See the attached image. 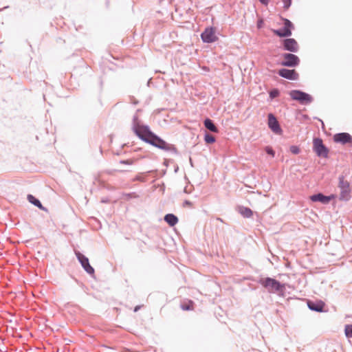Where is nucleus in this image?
<instances>
[{
    "instance_id": "cd10ccee",
    "label": "nucleus",
    "mask_w": 352,
    "mask_h": 352,
    "mask_svg": "<svg viewBox=\"0 0 352 352\" xmlns=\"http://www.w3.org/2000/svg\"><path fill=\"white\" fill-rule=\"evenodd\" d=\"M283 2L284 3V8L286 10L288 9L292 4V0H283Z\"/></svg>"
},
{
    "instance_id": "4468645a",
    "label": "nucleus",
    "mask_w": 352,
    "mask_h": 352,
    "mask_svg": "<svg viewBox=\"0 0 352 352\" xmlns=\"http://www.w3.org/2000/svg\"><path fill=\"white\" fill-rule=\"evenodd\" d=\"M278 74L280 76L289 80H297L298 78V74L294 69H280Z\"/></svg>"
},
{
    "instance_id": "f257e3e1",
    "label": "nucleus",
    "mask_w": 352,
    "mask_h": 352,
    "mask_svg": "<svg viewBox=\"0 0 352 352\" xmlns=\"http://www.w3.org/2000/svg\"><path fill=\"white\" fill-rule=\"evenodd\" d=\"M133 130L141 140L156 147L164 151H171L174 148L172 144L166 142L151 132L148 126L141 124L137 115L133 116Z\"/></svg>"
},
{
    "instance_id": "0eeeda50",
    "label": "nucleus",
    "mask_w": 352,
    "mask_h": 352,
    "mask_svg": "<svg viewBox=\"0 0 352 352\" xmlns=\"http://www.w3.org/2000/svg\"><path fill=\"white\" fill-rule=\"evenodd\" d=\"M283 21L284 27L280 30H272V32L274 34L279 37H288L292 35V29L294 28V25L292 23L287 19H282Z\"/></svg>"
},
{
    "instance_id": "ddd939ff",
    "label": "nucleus",
    "mask_w": 352,
    "mask_h": 352,
    "mask_svg": "<svg viewBox=\"0 0 352 352\" xmlns=\"http://www.w3.org/2000/svg\"><path fill=\"white\" fill-rule=\"evenodd\" d=\"M268 126L270 129L276 134H280L282 131L278 122L272 113L268 115Z\"/></svg>"
},
{
    "instance_id": "412c9836",
    "label": "nucleus",
    "mask_w": 352,
    "mask_h": 352,
    "mask_svg": "<svg viewBox=\"0 0 352 352\" xmlns=\"http://www.w3.org/2000/svg\"><path fill=\"white\" fill-rule=\"evenodd\" d=\"M139 195L136 192H133L130 193H123L121 198L124 201H129L131 199H137Z\"/></svg>"
},
{
    "instance_id": "2f4dec72",
    "label": "nucleus",
    "mask_w": 352,
    "mask_h": 352,
    "mask_svg": "<svg viewBox=\"0 0 352 352\" xmlns=\"http://www.w3.org/2000/svg\"><path fill=\"white\" fill-rule=\"evenodd\" d=\"M184 205L191 206L192 204L189 201H185Z\"/></svg>"
},
{
    "instance_id": "7c9ffc66",
    "label": "nucleus",
    "mask_w": 352,
    "mask_h": 352,
    "mask_svg": "<svg viewBox=\"0 0 352 352\" xmlns=\"http://www.w3.org/2000/svg\"><path fill=\"white\" fill-rule=\"evenodd\" d=\"M121 163L126 164H131L132 162L130 160H126V161H121Z\"/></svg>"
},
{
    "instance_id": "393cba45",
    "label": "nucleus",
    "mask_w": 352,
    "mask_h": 352,
    "mask_svg": "<svg viewBox=\"0 0 352 352\" xmlns=\"http://www.w3.org/2000/svg\"><path fill=\"white\" fill-rule=\"evenodd\" d=\"M279 91L277 89H274L271 90L269 93L271 99L278 97L279 96Z\"/></svg>"
},
{
    "instance_id": "a211bd4d",
    "label": "nucleus",
    "mask_w": 352,
    "mask_h": 352,
    "mask_svg": "<svg viewBox=\"0 0 352 352\" xmlns=\"http://www.w3.org/2000/svg\"><path fill=\"white\" fill-rule=\"evenodd\" d=\"M165 221L170 226H174L178 222L177 217L173 214H168L164 217Z\"/></svg>"
},
{
    "instance_id": "b1692460",
    "label": "nucleus",
    "mask_w": 352,
    "mask_h": 352,
    "mask_svg": "<svg viewBox=\"0 0 352 352\" xmlns=\"http://www.w3.org/2000/svg\"><path fill=\"white\" fill-rule=\"evenodd\" d=\"M344 331L346 337L352 338V324L346 325Z\"/></svg>"
},
{
    "instance_id": "20e7f679",
    "label": "nucleus",
    "mask_w": 352,
    "mask_h": 352,
    "mask_svg": "<svg viewBox=\"0 0 352 352\" xmlns=\"http://www.w3.org/2000/svg\"><path fill=\"white\" fill-rule=\"evenodd\" d=\"M338 188H340V200L349 201L351 198V189L349 182L346 180L344 176L339 177Z\"/></svg>"
},
{
    "instance_id": "5701e85b",
    "label": "nucleus",
    "mask_w": 352,
    "mask_h": 352,
    "mask_svg": "<svg viewBox=\"0 0 352 352\" xmlns=\"http://www.w3.org/2000/svg\"><path fill=\"white\" fill-rule=\"evenodd\" d=\"M204 140L208 144H212V143H214L216 140L213 135H212L209 133H206L204 136Z\"/></svg>"
},
{
    "instance_id": "473e14b6",
    "label": "nucleus",
    "mask_w": 352,
    "mask_h": 352,
    "mask_svg": "<svg viewBox=\"0 0 352 352\" xmlns=\"http://www.w3.org/2000/svg\"><path fill=\"white\" fill-rule=\"evenodd\" d=\"M135 180L142 181V179L141 178V177H140V176H137V177H135Z\"/></svg>"
},
{
    "instance_id": "1a4fd4ad",
    "label": "nucleus",
    "mask_w": 352,
    "mask_h": 352,
    "mask_svg": "<svg viewBox=\"0 0 352 352\" xmlns=\"http://www.w3.org/2000/svg\"><path fill=\"white\" fill-rule=\"evenodd\" d=\"M201 38L204 43H214L218 40L213 28H206L201 34Z\"/></svg>"
},
{
    "instance_id": "2eb2a0df",
    "label": "nucleus",
    "mask_w": 352,
    "mask_h": 352,
    "mask_svg": "<svg viewBox=\"0 0 352 352\" xmlns=\"http://www.w3.org/2000/svg\"><path fill=\"white\" fill-rule=\"evenodd\" d=\"M335 195H331L330 196H325L321 193H318L316 195H314L311 196L310 199L312 201H319L322 204H328L331 200L336 198Z\"/></svg>"
},
{
    "instance_id": "bb28decb",
    "label": "nucleus",
    "mask_w": 352,
    "mask_h": 352,
    "mask_svg": "<svg viewBox=\"0 0 352 352\" xmlns=\"http://www.w3.org/2000/svg\"><path fill=\"white\" fill-rule=\"evenodd\" d=\"M266 153L270 155H272V157L274 156V151H273V149L270 147V146H266L265 148Z\"/></svg>"
},
{
    "instance_id": "f3484780",
    "label": "nucleus",
    "mask_w": 352,
    "mask_h": 352,
    "mask_svg": "<svg viewBox=\"0 0 352 352\" xmlns=\"http://www.w3.org/2000/svg\"><path fill=\"white\" fill-rule=\"evenodd\" d=\"M181 308L184 311H191L194 309V302L191 300H185L181 303Z\"/></svg>"
},
{
    "instance_id": "6ab92c4d",
    "label": "nucleus",
    "mask_w": 352,
    "mask_h": 352,
    "mask_svg": "<svg viewBox=\"0 0 352 352\" xmlns=\"http://www.w3.org/2000/svg\"><path fill=\"white\" fill-rule=\"evenodd\" d=\"M204 126L207 129H208L209 131H210L212 132H214V133L218 132L217 127L215 126V124H214L212 120H211L209 118H207L204 120Z\"/></svg>"
},
{
    "instance_id": "72a5a7b5",
    "label": "nucleus",
    "mask_w": 352,
    "mask_h": 352,
    "mask_svg": "<svg viewBox=\"0 0 352 352\" xmlns=\"http://www.w3.org/2000/svg\"><path fill=\"white\" fill-rule=\"evenodd\" d=\"M138 309H139V307H136L135 308V311H137L138 310Z\"/></svg>"
},
{
    "instance_id": "9b49d317",
    "label": "nucleus",
    "mask_w": 352,
    "mask_h": 352,
    "mask_svg": "<svg viewBox=\"0 0 352 352\" xmlns=\"http://www.w3.org/2000/svg\"><path fill=\"white\" fill-rule=\"evenodd\" d=\"M333 141L342 144H346L352 142V136L348 133H336L333 136Z\"/></svg>"
},
{
    "instance_id": "6e6552de",
    "label": "nucleus",
    "mask_w": 352,
    "mask_h": 352,
    "mask_svg": "<svg viewBox=\"0 0 352 352\" xmlns=\"http://www.w3.org/2000/svg\"><path fill=\"white\" fill-rule=\"evenodd\" d=\"M283 60L281 65L289 67H294L299 65V58L293 54L285 53L282 55Z\"/></svg>"
},
{
    "instance_id": "c85d7f7f",
    "label": "nucleus",
    "mask_w": 352,
    "mask_h": 352,
    "mask_svg": "<svg viewBox=\"0 0 352 352\" xmlns=\"http://www.w3.org/2000/svg\"><path fill=\"white\" fill-rule=\"evenodd\" d=\"M263 21L262 19L258 20L257 22V28L259 29L261 28L263 26Z\"/></svg>"
},
{
    "instance_id": "dca6fc26",
    "label": "nucleus",
    "mask_w": 352,
    "mask_h": 352,
    "mask_svg": "<svg viewBox=\"0 0 352 352\" xmlns=\"http://www.w3.org/2000/svg\"><path fill=\"white\" fill-rule=\"evenodd\" d=\"M324 303L322 301L308 302V307L311 310L321 312L323 311L324 307Z\"/></svg>"
},
{
    "instance_id": "f8f14e48",
    "label": "nucleus",
    "mask_w": 352,
    "mask_h": 352,
    "mask_svg": "<svg viewBox=\"0 0 352 352\" xmlns=\"http://www.w3.org/2000/svg\"><path fill=\"white\" fill-rule=\"evenodd\" d=\"M283 48L292 52H297L298 51V45L296 41L294 38H286L283 40Z\"/></svg>"
},
{
    "instance_id": "f03ea898",
    "label": "nucleus",
    "mask_w": 352,
    "mask_h": 352,
    "mask_svg": "<svg viewBox=\"0 0 352 352\" xmlns=\"http://www.w3.org/2000/svg\"><path fill=\"white\" fill-rule=\"evenodd\" d=\"M133 130L141 140L156 147L164 151H171L174 148L172 144L166 142L151 132L148 126L141 124L137 115L133 116Z\"/></svg>"
},
{
    "instance_id": "c756f323",
    "label": "nucleus",
    "mask_w": 352,
    "mask_h": 352,
    "mask_svg": "<svg viewBox=\"0 0 352 352\" xmlns=\"http://www.w3.org/2000/svg\"><path fill=\"white\" fill-rule=\"evenodd\" d=\"M262 4L267 6L269 3V0H259Z\"/></svg>"
},
{
    "instance_id": "7ed1b4c3",
    "label": "nucleus",
    "mask_w": 352,
    "mask_h": 352,
    "mask_svg": "<svg viewBox=\"0 0 352 352\" xmlns=\"http://www.w3.org/2000/svg\"><path fill=\"white\" fill-rule=\"evenodd\" d=\"M258 283L270 293H280L285 289V285L272 278H261Z\"/></svg>"
},
{
    "instance_id": "39448f33",
    "label": "nucleus",
    "mask_w": 352,
    "mask_h": 352,
    "mask_svg": "<svg viewBox=\"0 0 352 352\" xmlns=\"http://www.w3.org/2000/svg\"><path fill=\"white\" fill-rule=\"evenodd\" d=\"M289 96L294 100L298 101L302 104H309L313 101V98L308 94L300 90H292Z\"/></svg>"
},
{
    "instance_id": "423d86ee",
    "label": "nucleus",
    "mask_w": 352,
    "mask_h": 352,
    "mask_svg": "<svg viewBox=\"0 0 352 352\" xmlns=\"http://www.w3.org/2000/svg\"><path fill=\"white\" fill-rule=\"evenodd\" d=\"M313 149L319 157H327L328 156L329 150L324 145L322 139L319 138L313 140Z\"/></svg>"
},
{
    "instance_id": "a878e982",
    "label": "nucleus",
    "mask_w": 352,
    "mask_h": 352,
    "mask_svg": "<svg viewBox=\"0 0 352 352\" xmlns=\"http://www.w3.org/2000/svg\"><path fill=\"white\" fill-rule=\"evenodd\" d=\"M291 153H292L293 154H298L300 151V148L298 146H290V148H289Z\"/></svg>"
},
{
    "instance_id": "9d476101",
    "label": "nucleus",
    "mask_w": 352,
    "mask_h": 352,
    "mask_svg": "<svg viewBox=\"0 0 352 352\" xmlns=\"http://www.w3.org/2000/svg\"><path fill=\"white\" fill-rule=\"evenodd\" d=\"M75 254L86 272L89 274H94V269L89 265L88 258L78 251L75 252Z\"/></svg>"
},
{
    "instance_id": "4be33fe9",
    "label": "nucleus",
    "mask_w": 352,
    "mask_h": 352,
    "mask_svg": "<svg viewBox=\"0 0 352 352\" xmlns=\"http://www.w3.org/2000/svg\"><path fill=\"white\" fill-rule=\"evenodd\" d=\"M239 212L242 216L247 218L252 217L253 214L252 211L250 208L246 207L241 208Z\"/></svg>"
},
{
    "instance_id": "aec40b11",
    "label": "nucleus",
    "mask_w": 352,
    "mask_h": 352,
    "mask_svg": "<svg viewBox=\"0 0 352 352\" xmlns=\"http://www.w3.org/2000/svg\"><path fill=\"white\" fill-rule=\"evenodd\" d=\"M28 199L30 203H32L34 206H37L38 208H39L41 209H43V207L41 203L40 202V201L38 199H36L33 195H28Z\"/></svg>"
}]
</instances>
